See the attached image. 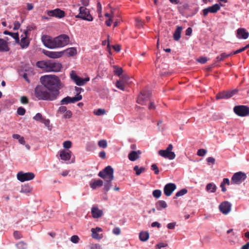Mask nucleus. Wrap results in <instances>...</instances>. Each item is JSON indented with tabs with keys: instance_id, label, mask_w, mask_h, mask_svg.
Listing matches in <instances>:
<instances>
[{
	"instance_id": "nucleus-61",
	"label": "nucleus",
	"mask_w": 249,
	"mask_h": 249,
	"mask_svg": "<svg viewBox=\"0 0 249 249\" xmlns=\"http://www.w3.org/2000/svg\"><path fill=\"white\" fill-rule=\"evenodd\" d=\"M20 26V24L18 21H16L14 22V26L13 29L15 30H18Z\"/></svg>"
},
{
	"instance_id": "nucleus-34",
	"label": "nucleus",
	"mask_w": 249,
	"mask_h": 249,
	"mask_svg": "<svg viewBox=\"0 0 249 249\" xmlns=\"http://www.w3.org/2000/svg\"><path fill=\"white\" fill-rule=\"evenodd\" d=\"M182 30V27L178 26L174 34V38L176 40H178L180 37L181 32Z\"/></svg>"
},
{
	"instance_id": "nucleus-28",
	"label": "nucleus",
	"mask_w": 249,
	"mask_h": 249,
	"mask_svg": "<svg viewBox=\"0 0 249 249\" xmlns=\"http://www.w3.org/2000/svg\"><path fill=\"white\" fill-rule=\"evenodd\" d=\"M103 185V181L101 179L93 180L89 183V186L92 189H96L98 187H101Z\"/></svg>"
},
{
	"instance_id": "nucleus-42",
	"label": "nucleus",
	"mask_w": 249,
	"mask_h": 249,
	"mask_svg": "<svg viewBox=\"0 0 249 249\" xmlns=\"http://www.w3.org/2000/svg\"><path fill=\"white\" fill-rule=\"evenodd\" d=\"M115 86L118 89L122 90L124 91L125 90V85L122 82H119L117 81L115 84Z\"/></svg>"
},
{
	"instance_id": "nucleus-57",
	"label": "nucleus",
	"mask_w": 249,
	"mask_h": 249,
	"mask_svg": "<svg viewBox=\"0 0 249 249\" xmlns=\"http://www.w3.org/2000/svg\"><path fill=\"white\" fill-rule=\"evenodd\" d=\"M198 61L202 64H204L207 61V59L205 57H201L198 59Z\"/></svg>"
},
{
	"instance_id": "nucleus-16",
	"label": "nucleus",
	"mask_w": 249,
	"mask_h": 249,
	"mask_svg": "<svg viewBox=\"0 0 249 249\" xmlns=\"http://www.w3.org/2000/svg\"><path fill=\"white\" fill-rule=\"evenodd\" d=\"M62 67V64L60 63L50 60V72L60 71Z\"/></svg>"
},
{
	"instance_id": "nucleus-21",
	"label": "nucleus",
	"mask_w": 249,
	"mask_h": 249,
	"mask_svg": "<svg viewBox=\"0 0 249 249\" xmlns=\"http://www.w3.org/2000/svg\"><path fill=\"white\" fill-rule=\"evenodd\" d=\"M219 210L223 214H228L231 210V204L228 201L222 203L219 206Z\"/></svg>"
},
{
	"instance_id": "nucleus-41",
	"label": "nucleus",
	"mask_w": 249,
	"mask_h": 249,
	"mask_svg": "<svg viewBox=\"0 0 249 249\" xmlns=\"http://www.w3.org/2000/svg\"><path fill=\"white\" fill-rule=\"evenodd\" d=\"M98 144L100 147L105 148L107 147V142L105 140H102L98 142Z\"/></svg>"
},
{
	"instance_id": "nucleus-17",
	"label": "nucleus",
	"mask_w": 249,
	"mask_h": 249,
	"mask_svg": "<svg viewBox=\"0 0 249 249\" xmlns=\"http://www.w3.org/2000/svg\"><path fill=\"white\" fill-rule=\"evenodd\" d=\"M58 113L62 114L64 119H70L71 117L72 113L70 110H68L65 106H60L57 111Z\"/></svg>"
},
{
	"instance_id": "nucleus-6",
	"label": "nucleus",
	"mask_w": 249,
	"mask_h": 249,
	"mask_svg": "<svg viewBox=\"0 0 249 249\" xmlns=\"http://www.w3.org/2000/svg\"><path fill=\"white\" fill-rule=\"evenodd\" d=\"M42 41L45 47L53 49L57 48L55 38H52L47 35H43L41 37Z\"/></svg>"
},
{
	"instance_id": "nucleus-33",
	"label": "nucleus",
	"mask_w": 249,
	"mask_h": 249,
	"mask_svg": "<svg viewBox=\"0 0 249 249\" xmlns=\"http://www.w3.org/2000/svg\"><path fill=\"white\" fill-rule=\"evenodd\" d=\"M139 238L141 241L145 242L149 238V233L147 231H142L139 233Z\"/></svg>"
},
{
	"instance_id": "nucleus-19",
	"label": "nucleus",
	"mask_w": 249,
	"mask_h": 249,
	"mask_svg": "<svg viewBox=\"0 0 249 249\" xmlns=\"http://www.w3.org/2000/svg\"><path fill=\"white\" fill-rule=\"evenodd\" d=\"M28 30H26L24 32V34L21 36V39L18 43L22 48L27 47L29 45V40L27 38Z\"/></svg>"
},
{
	"instance_id": "nucleus-63",
	"label": "nucleus",
	"mask_w": 249,
	"mask_h": 249,
	"mask_svg": "<svg viewBox=\"0 0 249 249\" xmlns=\"http://www.w3.org/2000/svg\"><path fill=\"white\" fill-rule=\"evenodd\" d=\"M81 2L82 5H83V7H86L89 5V0H81Z\"/></svg>"
},
{
	"instance_id": "nucleus-54",
	"label": "nucleus",
	"mask_w": 249,
	"mask_h": 249,
	"mask_svg": "<svg viewBox=\"0 0 249 249\" xmlns=\"http://www.w3.org/2000/svg\"><path fill=\"white\" fill-rule=\"evenodd\" d=\"M13 38L15 39V41L16 43L19 42V38L18 36V33H13L11 36Z\"/></svg>"
},
{
	"instance_id": "nucleus-62",
	"label": "nucleus",
	"mask_w": 249,
	"mask_h": 249,
	"mask_svg": "<svg viewBox=\"0 0 249 249\" xmlns=\"http://www.w3.org/2000/svg\"><path fill=\"white\" fill-rule=\"evenodd\" d=\"M20 101L22 104H27L28 100L26 96H22L20 98Z\"/></svg>"
},
{
	"instance_id": "nucleus-2",
	"label": "nucleus",
	"mask_w": 249,
	"mask_h": 249,
	"mask_svg": "<svg viewBox=\"0 0 249 249\" xmlns=\"http://www.w3.org/2000/svg\"><path fill=\"white\" fill-rule=\"evenodd\" d=\"M114 170L111 166H107L98 173V176L104 181V189L108 192L112 187L111 182L114 179Z\"/></svg>"
},
{
	"instance_id": "nucleus-55",
	"label": "nucleus",
	"mask_w": 249,
	"mask_h": 249,
	"mask_svg": "<svg viewBox=\"0 0 249 249\" xmlns=\"http://www.w3.org/2000/svg\"><path fill=\"white\" fill-rule=\"evenodd\" d=\"M14 236L17 239H19L22 237L21 233L18 231H14Z\"/></svg>"
},
{
	"instance_id": "nucleus-37",
	"label": "nucleus",
	"mask_w": 249,
	"mask_h": 249,
	"mask_svg": "<svg viewBox=\"0 0 249 249\" xmlns=\"http://www.w3.org/2000/svg\"><path fill=\"white\" fill-rule=\"evenodd\" d=\"M91 237L94 239H101L102 238V236H100L98 233V232H96L95 230H94V228L91 229Z\"/></svg>"
},
{
	"instance_id": "nucleus-58",
	"label": "nucleus",
	"mask_w": 249,
	"mask_h": 249,
	"mask_svg": "<svg viewBox=\"0 0 249 249\" xmlns=\"http://www.w3.org/2000/svg\"><path fill=\"white\" fill-rule=\"evenodd\" d=\"M90 249H101V247L99 244H92L90 246Z\"/></svg>"
},
{
	"instance_id": "nucleus-23",
	"label": "nucleus",
	"mask_w": 249,
	"mask_h": 249,
	"mask_svg": "<svg viewBox=\"0 0 249 249\" xmlns=\"http://www.w3.org/2000/svg\"><path fill=\"white\" fill-rule=\"evenodd\" d=\"M249 33L245 28H240L236 31V37L238 39H246L248 38Z\"/></svg>"
},
{
	"instance_id": "nucleus-18",
	"label": "nucleus",
	"mask_w": 249,
	"mask_h": 249,
	"mask_svg": "<svg viewBox=\"0 0 249 249\" xmlns=\"http://www.w3.org/2000/svg\"><path fill=\"white\" fill-rule=\"evenodd\" d=\"M237 92V89H233L231 91L220 92L216 95V99H228L232 96Z\"/></svg>"
},
{
	"instance_id": "nucleus-40",
	"label": "nucleus",
	"mask_w": 249,
	"mask_h": 249,
	"mask_svg": "<svg viewBox=\"0 0 249 249\" xmlns=\"http://www.w3.org/2000/svg\"><path fill=\"white\" fill-rule=\"evenodd\" d=\"M152 195L156 198H159L161 195V191L160 190H155L152 192Z\"/></svg>"
},
{
	"instance_id": "nucleus-9",
	"label": "nucleus",
	"mask_w": 249,
	"mask_h": 249,
	"mask_svg": "<svg viewBox=\"0 0 249 249\" xmlns=\"http://www.w3.org/2000/svg\"><path fill=\"white\" fill-rule=\"evenodd\" d=\"M247 178L246 174L242 172H238L233 174L231 178V183L232 184H239Z\"/></svg>"
},
{
	"instance_id": "nucleus-15",
	"label": "nucleus",
	"mask_w": 249,
	"mask_h": 249,
	"mask_svg": "<svg viewBox=\"0 0 249 249\" xmlns=\"http://www.w3.org/2000/svg\"><path fill=\"white\" fill-rule=\"evenodd\" d=\"M176 185L173 183H169L166 184L163 188V192L165 195L167 196H170L173 192L176 190Z\"/></svg>"
},
{
	"instance_id": "nucleus-25",
	"label": "nucleus",
	"mask_w": 249,
	"mask_h": 249,
	"mask_svg": "<svg viewBox=\"0 0 249 249\" xmlns=\"http://www.w3.org/2000/svg\"><path fill=\"white\" fill-rule=\"evenodd\" d=\"M91 213L93 218H99L103 215V211L97 206H93L91 208Z\"/></svg>"
},
{
	"instance_id": "nucleus-7",
	"label": "nucleus",
	"mask_w": 249,
	"mask_h": 249,
	"mask_svg": "<svg viewBox=\"0 0 249 249\" xmlns=\"http://www.w3.org/2000/svg\"><path fill=\"white\" fill-rule=\"evenodd\" d=\"M70 77L71 79L74 82V83L79 86L84 85L89 80V78L87 77L85 78H82L78 76L76 72L74 71H71L70 72Z\"/></svg>"
},
{
	"instance_id": "nucleus-8",
	"label": "nucleus",
	"mask_w": 249,
	"mask_h": 249,
	"mask_svg": "<svg viewBox=\"0 0 249 249\" xmlns=\"http://www.w3.org/2000/svg\"><path fill=\"white\" fill-rule=\"evenodd\" d=\"M57 48L63 47L69 43L70 37L65 34L61 35L56 37Z\"/></svg>"
},
{
	"instance_id": "nucleus-52",
	"label": "nucleus",
	"mask_w": 249,
	"mask_h": 249,
	"mask_svg": "<svg viewBox=\"0 0 249 249\" xmlns=\"http://www.w3.org/2000/svg\"><path fill=\"white\" fill-rule=\"evenodd\" d=\"M207 153V151L204 149H199L197 154L199 156H204Z\"/></svg>"
},
{
	"instance_id": "nucleus-48",
	"label": "nucleus",
	"mask_w": 249,
	"mask_h": 249,
	"mask_svg": "<svg viewBox=\"0 0 249 249\" xmlns=\"http://www.w3.org/2000/svg\"><path fill=\"white\" fill-rule=\"evenodd\" d=\"M115 70L114 71V72L118 76H120L123 73V69L121 68L115 67Z\"/></svg>"
},
{
	"instance_id": "nucleus-31",
	"label": "nucleus",
	"mask_w": 249,
	"mask_h": 249,
	"mask_svg": "<svg viewBox=\"0 0 249 249\" xmlns=\"http://www.w3.org/2000/svg\"><path fill=\"white\" fill-rule=\"evenodd\" d=\"M9 51L8 43L3 39L0 38V52Z\"/></svg>"
},
{
	"instance_id": "nucleus-4",
	"label": "nucleus",
	"mask_w": 249,
	"mask_h": 249,
	"mask_svg": "<svg viewBox=\"0 0 249 249\" xmlns=\"http://www.w3.org/2000/svg\"><path fill=\"white\" fill-rule=\"evenodd\" d=\"M79 13L75 16L76 18H81L89 21H92L93 18L90 14L89 10L85 7L80 6L79 8Z\"/></svg>"
},
{
	"instance_id": "nucleus-44",
	"label": "nucleus",
	"mask_w": 249,
	"mask_h": 249,
	"mask_svg": "<svg viewBox=\"0 0 249 249\" xmlns=\"http://www.w3.org/2000/svg\"><path fill=\"white\" fill-rule=\"evenodd\" d=\"M94 113L97 116L104 115L106 113V110L104 109L99 108L96 110L94 111Z\"/></svg>"
},
{
	"instance_id": "nucleus-43",
	"label": "nucleus",
	"mask_w": 249,
	"mask_h": 249,
	"mask_svg": "<svg viewBox=\"0 0 249 249\" xmlns=\"http://www.w3.org/2000/svg\"><path fill=\"white\" fill-rule=\"evenodd\" d=\"M187 193V190L185 189H183L181 190L180 191L178 192L174 196V198H176V197L183 196L184 195L186 194Z\"/></svg>"
},
{
	"instance_id": "nucleus-35",
	"label": "nucleus",
	"mask_w": 249,
	"mask_h": 249,
	"mask_svg": "<svg viewBox=\"0 0 249 249\" xmlns=\"http://www.w3.org/2000/svg\"><path fill=\"white\" fill-rule=\"evenodd\" d=\"M12 137L14 139L18 140V142L20 144H23V145H24L25 144V141L24 140V138L23 137L19 135V134H13Z\"/></svg>"
},
{
	"instance_id": "nucleus-12",
	"label": "nucleus",
	"mask_w": 249,
	"mask_h": 249,
	"mask_svg": "<svg viewBox=\"0 0 249 249\" xmlns=\"http://www.w3.org/2000/svg\"><path fill=\"white\" fill-rule=\"evenodd\" d=\"M82 98V95L77 93L75 97H71L67 96L61 101V105H67L70 103H73L81 100Z\"/></svg>"
},
{
	"instance_id": "nucleus-13",
	"label": "nucleus",
	"mask_w": 249,
	"mask_h": 249,
	"mask_svg": "<svg viewBox=\"0 0 249 249\" xmlns=\"http://www.w3.org/2000/svg\"><path fill=\"white\" fill-rule=\"evenodd\" d=\"M151 95V93L149 91H144L138 96L137 103L141 105H145V103L149 99Z\"/></svg>"
},
{
	"instance_id": "nucleus-59",
	"label": "nucleus",
	"mask_w": 249,
	"mask_h": 249,
	"mask_svg": "<svg viewBox=\"0 0 249 249\" xmlns=\"http://www.w3.org/2000/svg\"><path fill=\"white\" fill-rule=\"evenodd\" d=\"M207 161L208 163H212V164H213L215 162V159L213 157H208L207 159Z\"/></svg>"
},
{
	"instance_id": "nucleus-1",
	"label": "nucleus",
	"mask_w": 249,
	"mask_h": 249,
	"mask_svg": "<svg viewBox=\"0 0 249 249\" xmlns=\"http://www.w3.org/2000/svg\"><path fill=\"white\" fill-rule=\"evenodd\" d=\"M40 82L51 93L53 91L57 92L56 97L58 96L59 93V88L63 87L60 79L55 75H46L41 76Z\"/></svg>"
},
{
	"instance_id": "nucleus-14",
	"label": "nucleus",
	"mask_w": 249,
	"mask_h": 249,
	"mask_svg": "<svg viewBox=\"0 0 249 249\" xmlns=\"http://www.w3.org/2000/svg\"><path fill=\"white\" fill-rule=\"evenodd\" d=\"M47 14L49 16L59 18L64 17L65 15V12L58 8L47 11Z\"/></svg>"
},
{
	"instance_id": "nucleus-49",
	"label": "nucleus",
	"mask_w": 249,
	"mask_h": 249,
	"mask_svg": "<svg viewBox=\"0 0 249 249\" xmlns=\"http://www.w3.org/2000/svg\"><path fill=\"white\" fill-rule=\"evenodd\" d=\"M31 191V188L29 187H23L21 190L20 193H30Z\"/></svg>"
},
{
	"instance_id": "nucleus-64",
	"label": "nucleus",
	"mask_w": 249,
	"mask_h": 249,
	"mask_svg": "<svg viewBox=\"0 0 249 249\" xmlns=\"http://www.w3.org/2000/svg\"><path fill=\"white\" fill-rule=\"evenodd\" d=\"M175 223H170L167 224V227L169 229H174L175 227Z\"/></svg>"
},
{
	"instance_id": "nucleus-30",
	"label": "nucleus",
	"mask_w": 249,
	"mask_h": 249,
	"mask_svg": "<svg viewBox=\"0 0 249 249\" xmlns=\"http://www.w3.org/2000/svg\"><path fill=\"white\" fill-rule=\"evenodd\" d=\"M156 208L158 211H161L167 207L166 202L164 200H159L156 203Z\"/></svg>"
},
{
	"instance_id": "nucleus-20",
	"label": "nucleus",
	"mask_w": 249,
	"mask_h": 249,
	"mask_svg": "<svg viewBox=\"0 0 249 249\" xmlns=\"http://www.w3.org/2000/svg\"><path fill=\"white\" fill-rule=\"evenodd\" d=\"M37 67L46 72H50V60L38 61L36 63Z\"/></svg>"
},
{
	"instance_id": "nucleus-22",
	"label": "nucleus",
	"mask_w": 249,
	"mask_h": 249,
	"mask_svg": "<svg viewBox=\"0 0 249 249\" xmlns=\"http://www.w3.org/2000/svg\"><path fill=\"white\" fill-rule=\"evenodd\" d=\"M43 52L46 56L53 59L60 58L63 55V52H62V51L53 52L44 50Z\"/></svg>"
},
{
	"instance_id": "nucleus-51",
	"label": "nucleus",
	"mask_w": 249,
	"mask_h": 249,
	"mask_svg": "<svg viewBox=\"0 0 249 249\" xmlns=\"http://www.w3.org/2000/svg\"><path fill=\"white\" fill-rule=\"evenodd\" d=\"M79 238L77 235H72L71 238V241L73 243H77L79 241Z\"/></svg>"
},
{
	"instance_id": "nucleus-38",
	"label": "nucleus",
	"mask_w": 249,
	"mask_h": 249,
	"mask_svg": "<svg viewBox=\"0 0 249 249\" xmlns=\"http://www.w3.org/2000/svg\"><path fill=\"white\" fill-rule=\"evenodd\" d=\"M232 55V53H229L227 54L226 53H222L220 56H218L216 57V60L217 61H220L223 60L226 57L231 56Z\"/></svg>"
},
{
	"instance_id": "nucleus-27",
	"label": "nucleus",
	"mask_w": 249,
	"mask_h": 249,
	"mask_svg": "<svg viewBox=\"0 0 249 249\" xmlns=\"http://www.w3.org/2000/svg\"><path fill=\"white\" fill-rule=\"evenodd\" d=\"M141 154V151L140 150L133 151L129 154L128 159L131 161H135L140 158Z\"/></svg>"
},
{
	"instance_id": "nucleus-47",
	"label": "nucleus",
	"mask_w": 249,
	"mask_h": 249,
	"mask_svg": "<svg viewBox=\"0 0 249 249\" xmlns=\"http://www.w3.org/2000/svg\"><path fill=\"white\" fill-rule=\"evenodd\" d=\"M33 119L36 121L41 122L43 118H42L41 114L38 113L33 117Z\"/></svg>"
},
{
	"instance_id": "nucleus-29",
	"label": "nucleus",
	"mask_w": 249,
	"mask_h": 249,
	"mask_svg": "<svg viewBox=\"0 0 249 249\" xmlns=\"http://www.w3.org/2000/svg\"><path fill=\"white\" fill-rule=\"evenodd\" d=\"M63 54H65L69 56H73L77 54V50L74 47L69 48L63 51Z\"/></svg>"
},
{
	"instance_id": "nucleus-45",
	"label": "nucleus",
	"mask_w": 249,
	"mask_h": 249,
	"mask_svg": "<svg viewBox=\"0 0 249 249\" xmlns=\"http://www.w3.org/2000/svg\"><path fill=\"white\" fill-rule=\"evenodd\" d=\"M16 246L18 249H26L27 248L26 244L23 242H19Z\"/></svg>"
},
{
	"instance_id": "nucleus-53",
	"label": "nucleus",
	"mask_w": 249,
	"mask_h": 249,
	"mask_svg": "<svg viewBox=\"0 0 249 249\" xmlns=\"http://www.w3.org/2000/svg\"><path fill=\"white\" fill-rule=\"evenodd\" d=\"M151 169L154 171L155 174L157 175L159 173V170L156 164H153L151 165Z\"/></svg>"
},
{
	"instance_id": "nucleus-36",
	"label": "nucleus",
	"mask_w": 249,
	"mask_h": 249,
	"mask_svg": "<svg viewBox=\"0 0 249 249\" xmlns=\"http://www.w3.org/2000/svg\"><path fill=\"white\" fill-rule=\"evenodd\" d=\"M131 78H130L127 76H124L122 77H121L120 80H118L119 82H122L125 85H128L130 83L132 82V81L130 80Z\"/></svg>"
},
{
	"instance_id": "nucleus-24",
	"label": "nucleus",
	"mask_w": 249,
	"mask_h": 249,
	"mask_svg": "<svg viewBox=\"0 0 249 249\" xmlns=\"http://www.w3.org/2000/svg\"><path fill=\"white\" fill-rule=\"evenodd\" d=\"M220 6L218 4H215L203 10V15L206 16L209 13H215L220 9Z\"/></svg>"
},
{
	"instance_id": "nucleus-56",
	"label": "nucleus",
	"mask_w": 249,
	"mask_h": 249,
	"mask_svg": "<svg viewBox=\"0 0 249 249\" xmlns=\"http://www.w3.org/2000/svg\"><path fill=\"white\" fill-rule=\"evenodd\" d=\"M113 233L115 235H119L121 233V230L118 227H116L113 229Z\"/></svg>"
},
{
	"instance_id": "nucleus-46",
	"label": "nucleus",
	"mask_w": 249,
	"mask_h": 249,
	"mask_svg": "<svg viewBox=\"0 0 249 249\" xmlns=\"http://www.w3.org/2000/svg\"><path fill=\"white\" fill-rule=\"evenodd\" d=\"M63 146L66 149H69L71 147V142L70 141H66L63 142Z\"/></svg>"
},
{
	"instance_id": "nucleus-11",
	"label": "nucleus",
	"mask_w": 249,
	"mask_h": 249,
	"mask_svg": "<svg viewBox=\"0 0 249 249\" xmlns=\"http://www.w3.org/2000/svg\"><path fill=\"white\" fill-rule=\"evenodd\" d=\"M233 110L234 112L240 116H246L249 114V108L245 106H235Z\"/></svg>"
},
{
	"instance_id": "nucleus-10",
	"label": "nucleus",
	"mask_w": 249,
	"mask_h": 249,
	"mask_svg": "<svg viewBox=\"0 0 249 249\" xmlns=\"http://www.w3.org/2000/svg\"><path fill=\"white\" fill-rule=\"evenodd\" d=\"M35 177V174L32 172L24 173L21 171L17 175V179L22 182L32 180Z\"/></svg>"
},
{
	"instance_id": "nucleus-3",
	"label": "nucleus",
	"mask_w": 249,
	"mask_h": 249,
	"mask_svg": "<svg viewBox=\"0 0 249 249\" xmlns=\"http://www.w3.org/2000/svg\"><path fill=\"white\" fill-rule=\"evenodd\" d=\"M57 92L53 91L51 93L44 87L37 86L35 89V94L39 100L53 101L56 99Z\"/></svg>"
},
{
	"instance_id": "nucleus-5",
	"label": "nucleus",
	"mask_w": 249,
	"mask_h": 249,
	"mask_svg": "<svg viewBox=\"0 0 249 249\" xmlns=\"http://www.w3.org/2000/svg\"><path fill=\"white\" fill-rule=\"evenodd\" d=\"M173 146L171 144H170L167 148L165 150H160L159 151V154L165 159H168L170 160L174 159L176 157V155L174 152H172Z\"/></svg>"
},
{
	"instance_id": "nucleus-39",
	"label": "nucleus",
	"mask_w": 249,
	"mask_h": 249,
	"mask_svg": "<svg viewBox=\"0 0 249 249\" xmlns=\"http://www.w3.org/2000/svg\"><path fill=\"white\" fill-rule=\"evenodd\" d=\"M134 170L136 172V174L137 176L140 175L142 172H144L145 170V168L144 167L139 168L138 166H135L134 167Z\"/></svg>"
},
{
	"instance_id": "nucleus-50",
	"label": "nucleus",
	"mask_w": 249,
	"mask_h": 249,
	"mask_svg": "<svg viewBox=\"0 0 249 249\" xmlns=\"http://www.w3.org/2000/svg\"><path fill=\"white\" fill-rule=\"evenodd\" d=\"M17 113L19 115H24L25 113V109L22 107H19L18 108Z\"/></svg>"
},
{
	"instance_id": "nucleus-26",
	"label": "nucleus",
	"mask_w": 249,
	"mask_h": 249,
	"mask_svg": "<svg viewBox=\"0 0 249 249\" xmlns=\"http://www.w3.org/2000/svg\"><path fill=\"white\" fill-rule=\"evenodd\" d=\"M59 156L62 160H69L71 156V152L70 150H62L59 151Z\"/></svg>"
},
{
	"instance_id": "nucleus-32",
	"label": "nucleus",
	"mask_w": 249,
	"mask_h": 249,
	"mask_svg": "<svg viewBox=\"0 0 249 249\" xmlns=\"http://www.w3.org/2000/svg\"><path fill=\"white\" fill-rule=\"evenodd\" d=\"M206 190L209 193H214L216 190V186L213 183H209L206 185Z\"/></svg>"
},
{
	"instance_id": "nucleus-60",
	"label": "nucleus",
	"mask_w": 249,
	"mask_h": 249,
	"mask_svg": "<svg viewBox=\"0 0 249 249\" xmlns=\"http://www.w3.org/2000/svg\"><path fill=\"white\" fill-rule=\"evenodd\" d=\"M97 11L99 13V17H101L102 7H101V5L100 3H98V5H97Z\"/></svg>"
}]
</instances>
